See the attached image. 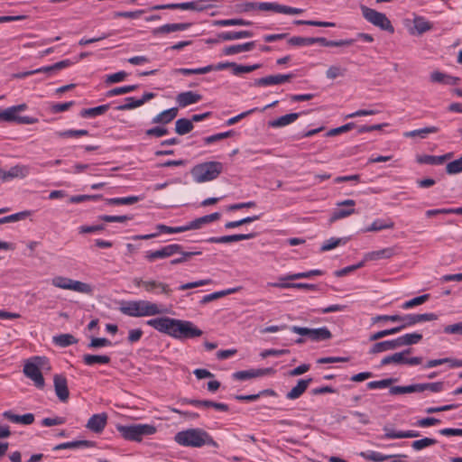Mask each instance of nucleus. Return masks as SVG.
I'll return each mask as SVG.
<instances>
[{
  "label": "nucleus",
  "instance_id": "f257e3e1",
  "mask_svg": "<svg viewBox=\"0 0 462 462\" xmlns=\"http://www.w3.org/2000/svg\"><path fill=\"white\" fill-rule=\"evenodd\" d=\"M146 324L161 333L180 340L199 337L203 334V331L191 321L167 316L148 319Z\"/></svg>",
  "mask_w": 462,
  "mask_h": 462
},
{
  "label": "nucleus",
  "instance_id": "f03ea898",
  "mask_svg": "<svg viewBox=\"0 0 462 462\" xmlns=\"http://www.w3.org/2000/svg\"><path fill=\"white\" fill-rule=\"evenodd\" d=\"M174 441L180 446L189 448L209 446L217 448L219 447L212 436L201 428H192L179 431L174 436Z\"/></svg>",
  "mask_w": 462,
  "mask_h": 462
},
{
  "label": "nucleus",
  "instance_id": "7ed1b4c3",
  "mask_svg": "<svg viewBox=\"0 0 462 462\" xmlns=\"http://www.w3.org/2000/svg\"><path fill=\"white\" fill-rule=\"evenodd\" d=\"M122 314L133 317H150L167 313V309L162 305L146 300L124 301L119 307Z\"/></svg>",
  "mask_w": 462,
  "mask_h": 462
},
{
  "label": "nucleus",
  "instance_id": "20e7f679",
  "mask_svg": "<svg viewBox=\"0 0 462 462\" xmlns=\"http://www.w3.org/2000/svg\"><path fill=\"white\" fill-rule=\"evenodd\" d=\"M223 169L222 162L210 161L195 165L190 173L195 182L203 183L216 180L222 173Z\"/></svg>",
  "mask_w": 462,
  "mask_h": 462
},
{
  "label": "nucleus",
  "instance_id": "39448f33",
  "mask_svg": "<svg viewBox=\"0 0 462 462\" xmlns=\"http://www.w3.org/2000/svg\"><path fill=\"white\" fill-rule=\"evenodd\" d=\"M116 428L123 439L135 442H140L144 436L156 432V428L151 424H117Z\"/></svg>",
  "mask_w": 462,
  "mask_h": 462
},
{
  "label": "nucleus",
  "instance_id": "423d86ee",
  "mask_svg": "<svg viewBox=\"0 0 462 462\" xmlns=\"http://www.w3.org/2000/svg\"><path fill=\"white\" fill-rule=\"evenodd\" d=\"M362 14L366 21L379 27L382 30L389 32H393L394 28L392 25L390 20L383 13H380L374 9L369 8L365 5H361Z\"/></svg>",
  "mask_w": 462,
  "mask_h": 462
},
{
  "label": "nucleus",
  "instance_id": "0eeeda50",
  "mask_svg": "<svg viewBox=\"0 0 462 462\" xmlns=\"http://www.w3.org/2000/svg\"><path fill=\"white\" fill-rule=\"evenodd\" d=\"M411 353V348L404 349L402 352L394 353L390 356H384L381 360V365H388L390 364L396 365H418L422 363L421 356L406 357L407 355Z\"/></svg>",
  "mask_w": 462,
  "mask_h": 462
},
{
  "label": "nucleus",
  "instance_id": "6e6552de",
  "mask_svg": "<svg viewBox=\"0 0 462 462\" xmlns=\"http://www.w3.org/2000/svg\"><path fill=\"white\" fill-rule=\"evenodd\" d=\"M27 109L26 104H20L5 108V122H14L19 125H32L38 122V118L28 116H18L19 112Z\"/></svg>",
  "mask_w": 462,
  "mask_h": 462
},
{
  "label": "nucleus",
  "instance_id": "1a4fd4ad",
  "mask_svg": "<svg viewBox=\"0 0 462 462\" xmlns=\"http://www.w3.org/2000/svg\"><path fill=\"white\" fill-rule=\"evenodd\" d=\"M134 284L139 288H143L147 292H153L156 294L162 293L165 295H171L172 291L168 283L156 280L135 279Z\"/></svg>",
  "mask_w": 462,
  "mask_h": 462
},
{
  "label": "nucleus",
  "instance_id": "9d476101",
  "mask_svg": "<svg viewBox=\"0 0 462 462\" xmlns=\"http://www.w3.org/2000/svg\"><path fill=\"white\" fill-rule=\"evenodd\" d=\"M176 252H180V244H170L161 247L158 250H149L145 252L144 258L149 263H153L158 259H165L176 254Z\"/></svg>",
  "mask_w": 462,
  "mask_h": 462
},
{
  "label": "nucleus",
  "instance_id": "9b49d317",
  "mask_svg": "<svg viewBox=\"0 0 462 462\" xmlns=\"http://www.w3.org/2000/svg\"><path fill=\"white\" fill-rule=\"evenodd\" d=\"M275 373L276 371L273 367L249 369L235 372L232 374V378L237 381H245L253 378L274 374Z\"/></svg>",
  "mask_w": 462,
  "mask_h": 462
},
{
  "label": "nucleus",
  "instance_id": "f8f14e48",
  "mask_svg": "<svg viewBox=\"0 0 462 462\" xmlns=\"http://www.w3.org/2000/svg\"><path fill=\"white\" fill-rule=\"evenodd\" d=\"M338 208L332 213L329 222L333 223L337 220L349 217L355 213L356 201L353 199H346L337 203Z\"/></svg>",
  "mask_w": 462,
  "mask_h": 462
},
{
  "label": "nucleus",
  "instance_id": "ddd939ff",
  "mask_svg": "<svg viewBox=\"0 0 462 462\" xmlns=\"http://www.w3.org/2000/svg\"><path fill=\"white\" fill-rule=\"evenodd\" d=\"M23 374L34 383L37 388L42 389L44 387V378L38 365L35 363L27 362L23 366Z\"/></svg>",
  "mask_w": 462,
  "mask_h": 462
},
{
  "label": "nucleus",
  "instance_id": "4468645a",
  "mask_svg": "<svg viewBox=\"0 0 462 462\" xmlns=\"http://www.w3.org/2000/svg\"><path fill=\"white\" fill-rule=\"evenodd\" d=\"M29 174V168L25 165H15L8 171L0 168V180L5 182L14 179H23Z\"/></svg>",
  "mask_w": 462,
  "mask_h": 462
},
{
  "label": "nucleus",
  "instance_id": "2eb2a0df",
  "mask_svg": "<svg viewBox=\"0 0 462 462\" xmlns=\"http://www.w3.org/2000/svg\"><path fill=\"white\" fill-rule=\"evenodd\" d=\"M257 236V233L252 232L248 234H236L223 236H211L206 239V242L211 244H229L242 240H249Z\"/></svg>",
  "mask_w": 462,
  "mask_h": 462
},
{
  "label": "nucleus",
  "instance_id": "dca6fc26",
  "mask_svg": "<svg viewBox=\"0 0 462 462\" xmlns=\"http://www.w3.org/2000/svg\"><path fill=\"white\" fill-rule=\"evenodd\" d=\"M53 383L57 397L60 402H66L69 397L67 378L63 374H55Z\"/></svg>",
  "mask_w": 462,
  "mask_h": 462
},
{
  "label": "nucleus",
  "instance_id": "f3484780",
  "mask_svg": "<svg viewBox=\"0 0 462 462\" xmlns=\"http://www.w3.org/2000/svg\"><path fill=\"white\" fill-rule=\"evenodd\" d=\"M384 435L381 437L383 439H411L420 436V432L416 430H394L387 426L383 427Z\"/></svg>",
  "mask_w": 462,
  "mask_h": 462
},
{
  "label": "nucleus",
  "instance_id": "a211bd4d",
  "mask_svg": "<svg viewBox=\"0 0 462 462\" xmlns=\"http://www.w3.org/2000/svg\"><path fill=\"white\" fill-rule=\"evenodd\" d=\"M192 25L191 23H166L152 31V35L168 34L179 31H185Z\"/></svg>",
  "mask_w": 462,
  "mask_h": 462
},
{
  "label": "nucleus",
  "instance_id": "6ab92c4d",
  "mask_svg": "<svg viewBox=\"0 0 462 462\" xmlns=\"http://www.w3.org/2000/svg\"><path fill=\"white\" fill-rule=\"evenodd\" d=\"M192 25L191 23H166L152 31V35L168 34L179 31H185Z\"/></svg>",
  "mask_w": 462,
  "mask_h": 462
},
{
  "label": "nucleus",
  "instance_id": "aec40b11",
  "mask_svg": "<svg viewBox=\"0 0 462 462\" xmlns=\"http://www.w3.org/2000/svg\"><path fill=\"white\" fill-rule=\"evenodd\" d=\"M107 423V415L105 412L92 415L86 427L95 433H100Z\"/></svg>",
  "mask_w": 462,
  "mask_h": 462
},
{
  "label": "nucleus",
  "instance_id": "412c9836",
  "mask_svg": "<svg viewBox=\"0 0 462 462\" xmlns=\"http://www.w3.org/2000/svg\"><path fill=\"white\" fill-rule=\"evenodd\" d=\"M410 318V314L405 315H378L372 319L373 323H376L379 321H392V322H401V325L396 328H402V330L405 328L411 327V322L407 321V319Z\"/></svg>",
  "mask_w": 462,
  "mask_h": 462
},
{
  "label": "nucleus",
  "instance_id": "4be33fe9",
  "mask_svg": "<svg viewBox=\"0 0 462 462\" xmlns=\"http://www.w3.org/2000/svg\"><path fill=\"white\" fill-rule=\"evenodd\" d=\"M202 99V96L193 91H185L177 95L176 102L180 107H186L189 105L196 104Z\"/></svg>",
  "mask_w": 462,
  "mask_h": 462
},
{
  "label": "nucleus",
  "instance_id": "5701e85b",
  "mask_svg": "<svg viewBox=\"0 0 462 462\" xmlns=\"http://www.w3.org/2000/svg\"><path fill=\"white\" fill-rule=\"evenodd\" d=\"M72 64H73V62L70 60H63L58 61L52 65H50V66H44V67L38 68V69H34V72L36 74L44 73V74H46V77L48 78V77H51L53 74H55L57 71L63 69L65 68H68Z\"/></svg>",
  "mask_w": 462,
  "mask_h": 462
},
{
  "label": "nucleus",
  "instance_id": "b1692460",
  "mask_svg": "<svg viewBox=\"0 0 462 462\" xmlns=\"http://www.w3.org/2000/svg\"><path fill=\"white\" fill-rule=\"evenodd\" d=\"M399 347L397 338L391 340H384L381 342L374 343L371 348L369 349L370 355H376L379 353L394 350Z\"/></svg>",
  "mask_w": 462,
  "mask_h": 462
},
{
  "label": "nucleus",
  "instance_id": "393cba45",
  "mask_svg": "<svg viewBox=\"0 0 462 462\" xmlns=\"http://www.w3.org/2000/svg\"><path fill=\"white\" fill-rule=\"evenodd\" d=\"M311 382L312 378L300 379L297 384L286 393V398L289 400H296L300 398Z\"/></svg>",
  "mask_w": 462,
  "mask_h": 462
},
{
  "label": "nucleus",
  "instance_id": "a878e982",
  "mask_svg": "<svg viewBox=\"0 0 462 462\" xmlns=\"http://www.w3.org/2000/svg\"><path fill=\"white\" fill-rule=\"evenodd\" d=\"M306 114V112L302 113H291L284 116H282L273 121L269 122V126L273 128L283 127L288 125L294 121H296L301 115Z\"/></svg>",
  "mask_w": 462,
  "mask_h": 462
},
{
  "label": "nucleus",
  "instance_id": "bb28decb",
  "mask_svg": "<svg viewBox=\"0 0 462 462\" xmlns=\"http://www.w3.org/2000/svg\"><path fill=\"white\" fill-rule=\"evenodd\" d=\"M4 418L7 419L14 423H21L30 425L34 421V415L32 413H26L23 415H16L12 411H5L3 413Z\"/></svg>",
  "mask_w": 462,
  "mask_h": 462
},
{
  "label": "nucleus",
  "instance_id": "cd10ccee",
  "mask_svg": "<svg viewBox=\"0 0 462 462\" xmlns=\"http://www.w3.org/2000/svg\"><path fill=\"white\" fill-rule=\"evenodd\" d=\"M178 115V108L177 107H171L169 109H166L157 116H155L152 123V124H159V125H167L171 123Z\"/></svg>",
  "mask_w": 462,
  "mask_h": 462
},
{
  "label": "nucleus",
  "instance_id": "c85d7f7f",
  "mask_svg": "<svg viewBox=\"0 0 462 462\" xmlns=\"http://www.w3.org/2000/svg\"><path fill=\"white\" fill-rule=\"evenodd\" d=\"M356 39H346L339 41H329L324 37H313V44L319 43L324 47H344L350 46L356 42Z\"/></svg>",
  "mask_w": 462,
  "mask_h": 462
},
{
  "label": "nucleus",
  "instance_id": "c756f323",
  "mask_svg": "<svg viewBox=\"0 0 462 462\" xmlns=\"http://www.w3.org/2000/svg\"><path fill=\"white\" fill-rule=\"evenodd\" d=\"M96 446L95 441L91 440H74L64 442L56 445L53 448V450H60V449H69V448H93Z\"/></svg>",
  "mask_w": 462,
  "mask_h": 462
},
{
  "label": "nucleus",
  "instance_id": "7c9ffc66",
  "mask_svg": "<svg viewBox=\"0 0 462 462\" xmlns=\"http://www.w3.org/2000/svg\"><path fill=\"white\" fill-rule=\"evenodd\" d=\"M254 35L251 31L223 32L218 33L217 38L222 42L235 41L238 39L250 38Z\"/></svg>",
  "mask_w": 462,
  "mask_h": 462
},
{
  "label": "nucleus",
  "instance_id": "2f4dec72",
  "mask_svg": "<svg viewBox=\"0 0 462 462\" xmlns=\"http://www.w3.org/2000/svg\"><path fill=\"white\" fill-rule=\"evenodd\" d=\"M255 47V42H248L242 44L226 46L223 49L225 55H235L240 52L250 51Z\"/></svg>",
  "mask_w": 462,
  "mask_h": 462
},
{
  "label": "nucleus",
  "instance_id": "473e14b6",
  "mask_svg": "<svg viewBox=\"0 0 462 462\" xmlns=\"http://www.w3.org/2000/svg\"><path fill=\"white\" fill-rule=\"evenodd\" d=\"M110 108V104L100 105L95 107L84 108L79 112L82 118H94L104 115Z\"/></svg>",
  "mask_w": 462,
  "mask_h": 462
},
{
  "label": "nucleus",
  "instance_id": "72a5a7b5",
  "mask_svg": "<svg viewBox=\"0 0 462 462\" xmlns=\"http://www.w3.org/2000/svg\"><path fill=\"white\" fill-rule=\"evenodd\" d=\"M83 363L86 365L92 366L96 364L107 365L110 363L111 358L106 355H90L85 354L82 356Z\"/></svg>",
  "mask_w": 462,
  "mask_h": 462
},
{
  "label": "nucleus",
  "instance_id": "f704fd0d",
  "mask_svg": "<svg viewBox=\"0 0 462 462\" xmlns=\"http://www.w3.org/2000/svg\"><path fill=\"white\" fill-rule=\"evenodd\" d=\"M394 227V222L391 219H375L369 226L364 229V232H378L383 229H393Z\"/></svg>",
  "mask_w": 462,
  "mask_h": 462
},
{
  "label": "nucleus",
  "instance_id": "c9c22d12",
  "mask_svg": "<svg viewBox=\"0 0 462 462\" xmlns=\"http://www.w3.org/2000/svg\"><path fill=\"white\" fill-rule=\"evenodd\" d=\"M324 273L323 271L319 269L310 270L308 272L297 273L292 274L284 275L280 278L281 281H295L299 279H308L312 276H319Z\"/></svg>",
  "mask_w": 462,
  "mask_h": 462
},
{
  "label": "nucleus",
  "instance_id": "e433bc0d",
  "mask_svg": "<svg viewBox=\"0 0 462 462\" xmlns=\"http://www.w3.org/2000/svg\"><path fill=\"white\" fill-rule=\"evenodd\" d=\"M395 254L396 250L394 247H387L368 253L366 258L372 261H376L380 259H389Z\"/></svg>",
  "mask_w": 462,
  "mask_h": 462
},
{
  "label": "nucleus",
  "instance_id": "4c0bfd02",
  "mask_svg": "<svg viewBox=\"0 0 462 462\" xmlns=\"http://www.w3.org/2000/svg\"><path fill=\"white\" fill-rule=\"evenodd\" d=\"M422 339L420 333L413 332L397 337L399 347L418 344Z\"/></svg>",
  "mask_w": 462,
  "mask_h": 462
},
{
  "label": "nucleus",
  "instance_id": "58836bf2",
  "mask_svg": "<svg viewBox=\"0 0 462 462\" xmlns=\"http://www.w3.org/2000/svg\"><path fill=\"white\" fill-rule=\"evenodd\" d=\"M220 217H221V214L218 212H215V213H212L209 215L200 217L199 218H196V219L190 221L191 227H193V230L199 229L202 227V226H204L206 224L218 220L220 218Z\"/></svg>",
  "mask_w": 462,
  "mask_h": 462
},
{
  "label": "nucleus",
  "instance_id": "ea45409f",
  "mask_svg": "<svg viewBox=\"0 0 462 462\" xmlns=\"http://www.w3.org/2000/svg\"><path fill=\"white\" fill-rule=\"evenodd\" d=\"M332 337L330 330L327 327L312 328L310 339L314 342L328 340Z\"/></svg>",
  "mask_w": 462,
  "mask_h": 462
},
{
  "label": "nucleus",
  "instance_id": "a19ab883",
  "mask_svg": "<svg viewBox=\"0 0 462 462\" xmlns=\"http://www.w3.org/2000/svg\"><path fill=\"white\" fill-rule=\"evenodd\" d=\"M237 291H238V288H230V289L224 290V291H215L213 293L207 294V295L203 296L199 302H200V304L204 305V304H207L215 300L220 299L224 296L235 293Z\"/></svg>",
  "mask_w": 462,
  "mask_h": 462
},
{
  "label": "nucleus",
  "instance_id": "79ce46f5",
  "mask_svg": "<svg viewBox=\"0 0 462 462\" xmlns=\"http://www.w3.org/2000/svg\"><path fill=\"white\" fill-rule=\"evenodd\" d=\"M212 70H213V65H208V66L197 68V69L179 68V69H175L173 70V73L174 74H181L184 76H189V75H193V74H199V75L206 74Z\"/></svg>",
  "mask_w": 462,
  "mask_h": 462
},
{
  "label": "nucleus",
  "instance_id": "37998d69",
  "mask_svg": "<svg viewBox=\"0 0 462 462\" xmlns=\"http://www.w3.org/2000/svg\"><path fill=\"white\" fill-rule=\"evenodd\" d=\"M194 128L190 119L180 118L175 122V132L180 135H184L191 132Z\"/></svg>",
  "mask_w": 462,
  "mask_h": 462
},
{
  "label": "nucleus",
  "instance_id": "c03bdc74",
  "mask_svg": "<svg viewBox=\"0 0 462 462\" xmlns=\"http://www.w3.org/2000/svg\"><path fill=\"white\" fill-rule=\"evenodd\" d=\"M53 343L60 347H67L78 342V339L71 334H60L54 336L52 338Z\"/></svg>",
  "mask_w": 462,
  "mask_h": 462
},
{
  "label": "nucleus",
  "instance_id": "a18cd8bd",
  "mask_svg": "<svg viewBox=\"0 0 462 462\" xmlns=\"http://www.w3.org/2000/svg\"><path fill=\"white\" fill-rule=\"evenodd\" d=\"M176 254H180V257L174 258L170 261L171 265H178L180 263H184L188 262L192 256L201 254L200 251H190L186 252L183 251V246L180 245V252H176Z\"/></svg>",
  "mask_w": 462,
  "mask_h": 462
},
{
  "label": "nucleus",
  "instance_id": "49530a36",
  "mask_svg": "<svg viewBox=\"0 0 462 462\" xmlns=\"http://www.w3.org/2000/svg\"><path fill=\"white\" fill-rule=\"evenodd\" d=\"M142 199L138 196H130V197H125V198H111L106 199V202L107 205L111 206H118V205H133L134 203H137Z\"/></svg>",
  "mask_w": 462,
  "mask_h": 462
},
{
  "label": "nucleus",
  "instance_id": "de8ad7c7",
  "mask_svg": "<svg viewBox=\"0 0 462 462\" xmlns=\"http://www.w3.org/2000/svg\"><path fill=\"white\" fill-rule=\"evenodd\" d=\"M251 21H247L241 18H233V19H223V20H216L213 22V24L216 26H249L252 25Z\"/></svg>",
  "mask_w": 462,
  "mask_h": 462
},
{
  "label": "nucleus",
  "instance_id": "09e8293b",
  "mask_svg": "<svg viewBox=\"0 0 462 462\" xmlns=\"http://www.w3.org/2000/svg\"><path fill=\"white\" fill-rule=\"evenodd\" d=\"M69 290L84 294H92L93 287L86 282L71 279Z\"/></svg>",
  "mask_w": 462,
  "mask_h": 462
},
{
  "label": "nucleus",
  "instance_id": "8fccbe9b",
  "mask_svg": "<svg viewBox=\"0 0 462 462\" xmlns=\"http://www.w3.org/2000/svg\"><path fill=\"white\" fill-rule=\"evenodd\" d=\"M444 388L445 383L442 381L419 383V393L430 391L431 393H437L444 391Z\"/></svg>",
  "mask_w": 462,
  "mask_h": 462
},
{
  "label": "nucleus",
  "instance_id": "3c124183",
  "mask_svg": "<svg viewBox=\"0 0 462 462\" xmlns=\"http://www.w3.org/2000/svg\"><path fill=\"white\" fill-rule=\"evenodd\" d=\"M438 319V315L435 313H423V314H410V318L407 319L408 322H411V327L420 322L432 321Z\"/></svg>",
  "mask_w": 462,
  "mask_h": 462
},
{
  "label": "nucleus",
  "instance_id": "603ef678",
  "mask_svg": "<svg viewBox=\"0 0 462 462\" xmlns=\"http://www.w3.org/2000/svg\"><path fill=\"white\" fill-rule=\"evenodd\" d=\"M439 131L436 126H428L421 129H416L410 132H405L403 135L405 137H416L419 136L422 139L426 138L429 134H435Z\"/></svg>",
  "mask_w": 462,
  "mask_h": 462
},
{
  "label": "nucleus",
  "instance_id": "864d4df0",
  "mask_svg": "<svg viewBox=\"0 0 462 462\" xmlns=\"http://www.w3.org/2000/svg\"><path fill=\"white\" fill-rule=\"evenodd\" d=\"M411 393H419V383L405 386H392L389 389V393L391 395L405 394Z\"/></svg>",
  "mask_w": 462,
  "mask_h": 462
},
{
  "label": "nucleus",
  "instance_id": "5fc2aeb1",
  "mask_svg": "<svg viewBox=\"0 0 462 462\" xmlns=\"http://www.w3.org/2000/svg\"><path fill=\"white\" fill-rule=\"evenodd\" d=\"M280 82V77L279 74L276 75H269L263 78L256 79L254 81V87H266L271 85H279Z\"/></svg>",
  "mask_w": 462,
  "mask_h": 462
},
{
  "label": "nucleus",
  "instance_id": "6e6d98bb",
  "mask_svg": "<svg viewBox=\"0 0 462 462\" xmlns=\"http://www.w3.org/2000/svg\"><path fill=\"white\" fill-rule=\"evenodd\" d=\"M413 24L418 34H422L432 29V24L422 16H416Z\"/></svg>",
  "mask_w": 462,
  "mask_h": 462
},
{
  "label": "nucleus",
  "instance_id": "4d7b16f0",
  "mask_svg": "<svg viewBox=\"0 0 462 462\" xmlns=\"http://www.w3.org/2000/svg\"><path fill=\"white\" fill-rule=\"evenodd\" d=\"M137 88H138V85H128V86L114 88L106 92V97H112L115 96L124 95V94L134 91Z\"/></svg>",
  "mask_w": 462,
  "mask_h": 462
},
{
  "label": "nucleus",
  "instance_id": "13d9d810",
  "mask_svg": "<svg viewBox=\"0 0 462 462\" xmlns=\"http://www.w3.org/2000/svg\"><path fill=\"white\" fill-rule=\"evenodd\" d=\"M31 214L32 212L30 210H24L6 217H3L0 218V225L25 219L27 217L31 216Z\"/></svg>",
  "mask_w": 462,
  "mask_h": 462
},
{
  "label": "nucleus",
  "instance_id": "bf43d9fd",
  "mask_svg": "<svg viewBox=\"0 0 462 462\" xmlns=\"http://www.w3.org/2000/svg\"><path fill=\"white\" fill-rule=\"evenodd\" d=\"M397 381V378L390 377L379 381H371L369 382L366 386L370 390L374 389H383L391 386L393 383Z\"/></svg>",
  "mask_w": 462,
  "mask_h": 462
},
{
  "label": "nucleus",
  "instance_id": "052dcab7",
  "mask_svg": "<svg viewBox=\"0 0 462 462\" xmlns=\"http://www.w3.org/2000/svg\"><path fill=\"white\" fill-rule=\"evenodd\" d=\"M261 67V64H254V65H242V64H236V62L233 63V69L232 72L234 75H241L244 73H250Z\"/></svg>",
  "mask_w": 462,
  "mask_h": 462
},
{
  "label": "nucleus",
  "instance_id": "680f3d73",
  "mask_svg": "<svg viewBox=\"0 0 462 462\" xmlns=\"http://www.w3.org/2000/svg\"><path fill=\"white\" fill-rule=\"evenodd\" d=\"M234 134H235V131L234 130H228V131L224 132V133H218V134H212L210 136H207V137H205L203 139V141H204L205 144H211V143H213L215 142H217V141H220V140L231 137Z\"/></svg>",
  "mask_w": 462,
  "mask_h": 462
},
{
  "label": "nucleus",
  "instance_id": "e2e57ef3",
  "mask_svg": "<svg viewBox=\"0 0 462 462\" xmlns=\"http://www.w3.org/2000/svg\"><path fill=\"white\" fill-rule=\"evenodd\" d=\"M361 456L369 461L383 462L392 457V456L383 455L376 451L362 452Z\"/></svg>",
  "mask_w": 462,
  "mask_h": 462
},
{
  "label": "nucleus",
  "instance_id": "0e129e2a",
  "mask_svg": "<svg viewBox=\"0 0 462 462\" xmlns=\"http://www.w3.org/2000/svg\"><path fill=\"white\" fill-rule=\"evenodd\" d=\"M437 443H438V440L435 439L423 438V439H418V440H414L411 443V448L414 450H421V449H423V448H425L427 447L435 445Z\"/></svg>",
  "mask_w": 462,
  "mask_h": 462
},
{
  "label": "nucleus",
  "instance_id": "69168bd1",
  "mask_svg": "<svg viewBox=\"0 0 462 462\" xmlns=\"http://www.w3.org/2000/svg\"><path fill=\"white\" fill-rule=\"evenodd\" d=\"M429 298H430V294H422L420 296L415 297L410 300L405 301L402 304V308L403 310L411 309L415 306L423 304L424 302H426L429 300Z\"/></svg>",
  "mask_w": 462,
  "mask_h": 462
},
{
  "label": "nucleus",
  "instance_id": "338daca9",
  "mask_svg": "<svg viewBox=\"0 0 462 462\" xmlns=\"http://www.w3.org/2000/svg\"><path fill=\"white\" fill-rule=\"evenodd\" d=\"M446 172L449 175L462 172V156L457 160L448 162L446 166Z\"/></svg>",
  "mask_w": 462,
  "mask_h": 462
},
{
  "label": "nucleus",
  "instance_id": "774afa93",
  "mask_svg": "<svg viewBox=\"0 0 462 462\" xmlns=\"http://www.w3.org/2000/svg\"><path fill=\"white\" fill-rule=\"evenodd\" d=\"M346 69L341 68L340 66L333 65L330 66L326 71V77L329 79H335L338 77L345 76Z\"/></svg>",
  "mask_w": 462,
  "mask_h": 462
}]
</instances>
